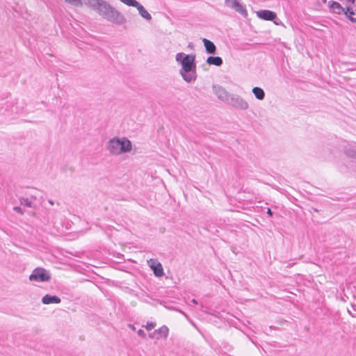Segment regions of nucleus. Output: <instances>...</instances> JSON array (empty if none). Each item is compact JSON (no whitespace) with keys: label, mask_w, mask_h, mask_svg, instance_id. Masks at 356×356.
<instances>
[{"label":"nucleus","mask_w":356,"mask_h":356,"mask_svg":"<svg viewBox=\"0 0 356 356\" xmlns=\"http://www.w3.org/2000/svg\"><path fill=\"white\" fill-rule=\"evenodd\" d=\"M20 205H24L28 207H33V202L29 200V198L26 197H19V199Z\"/></svg>","instance_id":"obj_19"},{"label":"nucleus","mask_w":356,"mask_h":356,"mask_svg":"<svg viewBox=\"0 0 356 356\" xmlns=\"http://www.w3.org/2000/svg\"><path fill=\"white\" fill-rule=\"evenodd\" d=\"M29 280L38 282H49L51 280V274L46 269L38 267L29 275Z\"/></svg>","instance_id":"obj_4"},{"label":"nucleus","mask_w":356,"mask_h":356,"mask_svg":"<svg viewBox=\"0 0 356 356\" xmlns=\"http://www.w3.org/2000/svg\"><path fill=\"white\" fill-rule=\"evenodd\" d=\"M179 74L187 83L194 82L197 79L196 68H184L179 70Z\"/></svg>","instance_id":"obj_6"},{"label":"nucleus","mask_w":356,"mask_h":356,"mask_svg":"<svg viewBox=\"0 0 356 356\" xmlns=\"http://www.w3.org/2000/svg\"><path fill=\"white\" fill-rule=\"evenodd\" d=\"M137 334H138V336H140L142 338L146 337V334L142 329L138 330L137 331Z\"/></svg>","instance_id":"obj_26"},{"label":"nucleus","mask_w":356,"mask_h":356,"mask_svg":"<svg viewBox=\"0 0 356 356\" xmlns=\"http://www.w3.org/2000/svg\"><path fill=\"white\" fill-rule=\"evenodd\" d=\"M349 20L352 22H355L356 24V17H349Z\"/></svg>","instance_id":"obj_28"},{"label":"nucleus","mask_w":356,"mask_h":356,"mask_svg":"<svg viewBox=\"0 0 356 356\" xmlns=\"http://www.w3.org/2000/svg\"><path fill=\"white\" fill-rule=\"evenodd\" d=\"M136 8L138 10L140 15L143 18L145 19L147 21H149L152 19L151 15L147 12V10L140 3H139V5L137 6Z\"/></svg>","instance_id":"obj_15"},{"label":"nucleus","mask_w":356,"mask_h":356,"mask_svg":"<svg viewBox=\"0 0 356 356\" xmlns=\"http://www.w3.org/2000/svg\"><path fill=\"white\" fill-rule=\"evenodd\" d=\"M13 210L21 215H23L24 213V209H22L20 207L18 206L14 207Z\"/></svg>","instance_id":"obj_25"},{"label":"nucleus","mask_w":356,"mask_h":356,"mask_svg":"<svg viewBox=\"0 0 356 356\" xmlns=\"http://www.w3.org/2000/svg\"><path fill=\"white\" fill-rule=\"evenodd\" d=\"M192 302H193L194 304H197V301L195 299H193V300H192Z\"/></svg>","instance_id":"obj_31"},{"label":"nucleus","mask_w":356,"mask_h":356,"mask_svg":"<svg viewBox=\"0 0 356 356\" xmlns=\"http://www.w3.org/2000/svg\"><path fill=\"white\" fill-rule=\"evenodd\" d=\"M61 302V299L56 295L46 294L42 298V302L44 305L58 304Z\"/></svg>","instance_id":"obj_11"},{"label":"nucleus","mask_w":356,"mask_h":356,"mask_svg":"<svg viewBox=\"0 0 356 356\" xmlns=\"http://www.w3.org/2000/svg\"><path fill=\"white\" fill-rule=\"evenodd\" d=\"M257 15L261 19L273 21L275 24H279V22H277L279 19L277 17V14L274 11L269 10H261L257 13Z\"/></svg>","instance_id":"obj_7"},{"label":"nucleus","mask_w":356,"mask_h":356,"mask_svg":"<svg viewBox=\"0 0 356 356\" xmlns=\"http://www.w3.org/2000/svg\"><path fill=\"white\" fill-rule=\"evenodd\" d=\"M225 4L229 8L235 7L236 4L238 2V0H225Z\"/></svg>","instance_id":"obj_23"},{"label":"nucleus","mask_w":356,"mask_h":356,"mask_svg":"<svg viewBox=\"0 0 356 356\" xmlns=\"http://www.w3.org/2000/svg\"><path fill=\"white\" fill-rule=\"evenodd\" d=\"M252 93L254 94V97L259 99V100H263L265 97V92L264 90L260 88V87H254L252 88Z\"/></svg>","instance_id":"obj_16"},{"label":"nucleus","mask_w":356,"mask_h":356,"mask_svg":"<svg viewBox=\"0 0 356 356\" xmlns=\"http://www.w3.org/2000/svg\"><path fill=\"white\" fill-rule=\"evenodd\" d=\"M156 326L155 322H147L145 325H143L147 330H151L152 329L154 328Z\"/></svg>","instance_id":"obj_24"},{"label":"nucleus","mask_w":356,"mask_h":356,"mask_svg":"<svg viewBox=\"0 0 356 356\" xmlns=\"http://www.w3.org/2000/svg\"><path fill=\"white\" fill-rule=\"evenodd\" d=\"M65 1L76 7H81L83 4V1L82 0H65Z\"/></svg>","instance_id":"obj_21"},{"label":"nucleus","mask_w":356,"mask_h":356,"mask_svg":"<svg viewBox=\"0 0 356 356\" xmlns=\"http://www.w3.org/2000/svg\"><path fill=\"white\" fill-rule=\"evenodd\" d=\"M148 264L156 277H161L163 275V268L161 264L156 259H150Z\"/></svg>","instance_id":"obj_9"},{"label":"nucleus","mask_w":356,"mask_h":356,"mask_svg":"<svg viewBox=\"0 0 356 356\" xmlns=\"http://www.w3.org/2000/svg\"><path fill=\"white\" fill-rule=\"evenodd\" d=\"M344 153L348 157L356 159V147H351L346 148Z\"/></svg>","instance_id":"obj_18"},{"label":"nucleus","mask_w":356,"mask_h":356,"mask_svg":"<svg viewBox=\"0 0 356 356\" xmlns=\"http://www.w3.org/2000/svg\"><path fill=\"white\" fill-rule=\"evenodd\" d=\"M348 313L353 316L355 317V315H354L351 312L348 311Z\"/></svg>","instance_id":"obj_33"},{"label":"nucleus","mask_w":356,"mask_h":356,"mask_svg":"<svg viewBox=\"0 0 356 356\" xmlns=\"http://www.w3.org/2000/svg\"><path fill=\"white\" fill-rule=\"evenodd\" d=\"M202 42L205 47V51L207 54H215L216 53V47L212 41L207 38H203Z\"/></svg>","instance_id":"obj_12"},{"label":"nucleus","mask_w":356,"mask_h":356,"mask_svg":"<svg viewBox=\"0 0 356 356\" xmlns=\"http://www.w3.org/2000/svg\"><path fill=\"white\" fill-rule=\"evenodd\" d=\"M106 148L111 154L119 155L129 152L132 149V144L125 137L122 138L114 137L108 140Z\"/></svg>","instance_id":"obj_2"},{"label":"nucleus","mask_w":356,"mask_h":356,"mask_svg":"<svg viewBox=\"0 0 356 356\" xmlns=\"http://www.w3.org/2000/svg\"><path fill=\"white\" fill-rule=\"evenodd\" d=\"M266 213L270 216V217H272L273 216V211L270 209V208H268L267 209V211H266Z\"/></svg>","instance_id":"obj_27"},{"label":"nucleus","mask_w":356,"mask_h":356,"mask_svg":"<svg viewBox=\"0 0 356 356\" xmlns=\"http://www.w3.org/2000/svg\"><path fill=\"white\" fill-rule=\"evenodd\" d=\"M311 210H312L314 212H318V210L316 208H314V207H312Z\"/></svg>","instance_id":"obj_29"},{"label":"nucleus","mask_w":356,"mask_h":356,"mask_svg":"<svg viewBox=\"0 0 356 356\" xmlns=\"http://www.w3.org/2000/svg\"><path fill=\"white\" fill-rule=\"evenodd\" d=\"M328 6L332 13H336L337 15H340L343 13V12H344V8L337 1H329Z\"/></svg>","instance_id":"obj_13"},{"label":"nucleus","mask_w":356,"mask_h":356,"mask_svg":"<svg viewBox=\"0 0 356 356\" xmlns=\"http://www.w3.org/2000/svg\"><path fill=\"white\" fill-rule=\"evenodd\" d=\"M213 91L214 94L221 101L227 103L230 94L223 87L218 85H213Z\"/></svg>","instance_id":"obj_8"},{"label":"nucleus","mask_w":356,"mask_h":356,"mask_svg":"<svg viewBox=\"0 0 356 356\" xmlns=\"http://www.w3.org/2000/svg\"><path fill=\"white\" fill-rule=\"evenodd\" d=\"M347 1L351 3H354L355 0H347Z\"/></svg>","instance_id":"obj_30"},{"label":"nucleus","mask_w":356,"mask_h":356,"mask_svg":"<svg viewBox=\"0 0 356 356\" xmlns=\"http://www.w3.org/2000/svg\"><path fill=\"white\" fill-rule=\"evenodd\" d=\"M227 104L236 109L246 110L248 108V103L238 95H231Z\"/></svg>","instance_id":"obj_5"},{"label":"nucleus","mask_w":356,"mask_h":356,"mask_svg":"<svg viewBox=\"0 0 356 356\" xmlns=\"http://www.w3.org/2000/svg\"><path fill=\"white\" fill-rule=\"evenodd\" d=\"M120 1L129 6H133L137 8L140 3L136 0H120Z\"/></svg>","instance_id":"obj_20"},{"label":"nucleus","mask_w":356,"mask_h":356,"mask_svg":"<svg viewBox=\"0 0 356 356\" xmlns=\"http://www.w3.org/2000/svg\"><path fill=\"white\" fill-rule=\"evenodd\" d=\"M232 8L234 9L236 12L240 13L245 17L248 16V11L245 7L239 1L236 4L235 7H233Z\"/></svg>","instance_id":"obj_17"},{"label":"nucleus","mask_w":356,"mask_h":356,"mask_svg":"<svg viewBox=\"0 0 356 356\" xmlns=\"http://www.w3.org/2000/svg\"><path fill=\"white\" fill-rule=\"evenodd\" d=\"M83 4L92 8L109 22L121 25L126 22L122 13L104 0H83Z\"/></svg>","instance_id":"obj_1"},{"label":"nucleus","mask_w":356,"mask_h":356,"mask_svg":"<svg viewBox=\"0 0 356 356\" xmlns=\"http://www.w3.org/2000/svg\"><path fill=\"white\" fill-rule=\"evenodd\" d=\"M49 204H51V205H54V202L52 200H49Z\"/></svg>","instance_id":"obj_34"},{"label":"nucleus","mask_w":356,"mask_h":356,"mask_svg":"<svg viewBox=\"0 0 356 356\" xmlns=\"http://www.w3.org/2000/svg\"><path fill=\"white\" fill-rule=\"evenodd\" d=\"M175 60L181 65V67L196 68L195 54H185L184 53L179 52L176 54Z\"/></svg>","instance_id":"obj_3"},{"label":"nucleus","mask_w":356,"mask_h":356,"mask_svg":"<svg viewBox=\"0 0 356 356\" xmlns=\"http://www.w3.org/2000/svg\"><path fill=\"white\" fill-rule=\"evenodd\" d=\"M343 13L346 15V17L349 19V17H353V15H355L354 10L350 8L347 7L346 9H344V12Z\"/></svg>","instance_id":"obj_22"},{"label":"nucleus","mask_w":356,"mask_h":356,"mask_svg":"<svg viewBox=\"0 0 356 356\" xmlns=\"http://www.w3.org/2000/svg\"><path fill=\"white\" fill-rule=\"evenodd\" d=\"M129 327L133 330H135V327L134 325H129Z\"/></svg>","instance_id":"obj_32"},{"label":"nucleus","mask_w":356,"mask_h":356,"mask_svg":"<svg viewBox=\"0 0 356 356\" xmlns=\"http://www.w3.org/2000/svg\"><path fill=\"white\" fill-rule=\"evenodd\" d=\"M169 329L166 325H163L160 328L149 333V337L151 339H159L161 337L166 339L168 336Z\"/></svg>","instance_id":"obj_10"},{"label":"nucleus","mask_w":356,"mask_h":356,"mask_svg":"<svg viewBox=\"0 0 356 356\" xmlns=\"http://www.w3.org/2000/svg\"><path fill=\"white\" fill-rule=\"evenodd\" d=\"M207 63L210 65H215L217 67H220L222 65L223 60L220 56H210L207 58Z\"/></svg>","instance_id":"obj_14"}]
</instances>
